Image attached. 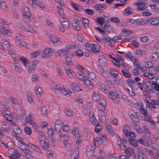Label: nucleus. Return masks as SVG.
I'll list each match as a JSON object with an SVG mask.
<instances>
[{"label": "nucleus", "mask_w": 159, "mask_h": 159, "mask_svg": "<svg viewBox=\"0 0 159 159\" xmlns=\"http://www.w3.org/2000/svg\"><path fill=\"white\" fill-rule=\"evenodd\" d=\"M99 57L98 62L99 65L98 66V68H99L100 66L102 67V66H107V61L104 56L102 55H100Z\"/></svg>", "instance_id": "18"}, {"label": "nucleus", "mask_w": 159, "mask_h": 159, "mask_svg": "<svg viewBox=\"0 0 159 159\" xmlns=\"http://www.w3.org/2000/svg\"><path fill=\"white\" fill-rule=\"evenodd\" d=\"M153 83H151L147 80H144L143 81V86L144 88L147 91L153 93H156L154 89Z\"/></svg>", "instance_id": "5"}, {"label": "nucleus", "mask_w": 159, "mask_h": 159, "mask_svg": "<svg viewBox=\"0 0 159 159\" xmlns=\"http://www.w3.org/2000/svg\"><path fill=\"white\" fill-rule=\"evenodd\" d=\"M109 97L116 103H119L118 100L116 99L117 98H122V95L116 92H110L108 93Z\"/></svg>", "instance_id": "11"}, {"label": "nucleus", "mask_w": 159, "mask_h": 159, "mask_svg": "<svg viewBox=\"0 0 159 159\" xmlns=\"http://www.w3.org/2000/svg\"><path fill=\"white\" fill-rule=\"evenodd\" d=\"M79 153V149L76 148L75 151L72 152L70 156V159H77L78 157Z\"/></svg>", "instance_id": "29"}, {"label": "nucleus", "mask_w": 159, "mask_h": 159, "mask_svg": "<svg viewBox=\"0 0 159 159\" xmlns=\"http://www.w3.org/2000/svg\"><path fill=\"white\" fill-rule=\"evenodd\" d=\"M42 52V50L41 49L32 52L30 53V57L31 59H34L36 58Z\"/></svg>", "instance_id": "27"}, {"label": "nucleus", "mask_w": 159, "mask_h": 159, "mask_svg": "<svg viewBox=\"0 0 159 159\" xmlns=\"http://www.w3.org/2000/svg\"><path fill=\"white\" fill-rule=\"evenodd\" d=\"M20 148L22 151V154L23 156L28 159H33V152L30 150L25 145L22 144L20 145Z\"/></svg>", "instance_id": "2"}, {"label": "nucleus", "mask_w": 159, "mask_h": 159, "mask_svg": "<svg viewBox=\"0 0 159 159\" xmlns=\"http://www.w3.org/2000/svg\"><path fill=\"white\" fill-rule=\"evenodd\" d=\"M90 121L92 124L93 125H99V122L96 119L95 117L90 118L89 119Z\"/></svg>", "instance_id": "59"}, {"label": "nucleus", "mask_w": 159, "mask_h": 159, "mask_svg": "<svg viewBox=\"0 0 159 159\" xmlns=\"http://www.w3.org/2000/svg\"><path fill=\"white\" fill-rule=\"evenodd\" d=\"M20 154L18 151H15L11 156V159H20Z\"/></svg>", "instance_id": "48"}, {"label": "nucleus", "mask_w": 159, "mask_h": 159, "mask_svg": "<svg viewBox=\"0 0 159 159\" xmlns=\"http://www.w3.org/2000/svg\"><path fill=\"white\" fill-rule=\"evenodd\" d=\"M151 25L154 26L159 25V17H149L146 20Z\"/></svg>", "instance_id": "12"}, {"label": "nucleus", "mask_w": 159, "mask_h": 159, "mask_svg": "<svg viewBox=\"0 0 159 159\" xmlns=\"http://www.w3.org/2000/svg\"><path fill=\"white\" fill-rule=\"evenodd\" d=\"M19 59L22 62L23 65L25 67H27L29 62L26 57L22 56L21 57H19Z\"/></svg>", "instance_id": "39"}, {"label": "nucleus", "mask_w": 159, "mask_h": 159, "mask_svg": "<svg viewBox=\"0 0 159 159\" xmlns=\"http://www.w3.org/2000/svg\"><path fill=\"white\" fill-rule=\"evenodd\" d=\"M11 110L10 107L9 109H6V110H3L2 111V114L4 118L6 120L9 121H11L13 118V115Z\"/></svg>", "instance_id": "8"}, {"label": "nucleus", "mask_w": 159, "mask_h": 159, "mask_svg": "<svg viewBox=\"0 0 159 159\" xmlns=\"http://www.w3.org/2000/svg\"><path fill=\"white\" fill-rule=\"evenodd\" d=\"M27 99L30 103H32L33 102L32 98V95L31 93L30 92H28L26 94Z\"/></svg>", "instance_id": "54"}, {"label": "nucleus", "mask_w": 159, "mask_h": 159, "mask_svg": "<svg viewBox=\"0 0 159 159\" xmlns=\"http://www.w3.org/2000/svg\"><path fill=\"white\" fill-rule=\"evenodd\" d=\"M134 12V11L133 8L128 7L125 9L124 13L125 15L128 16L133 14Z\"/></svg>", "instance_id": "31"}, {"label": "nucleus", "mask_w": 159, "mask_h": 159, "mask_svg": "<svg viewBox=\"0 0 159 159\" xmlns=\"http://www.w3.org/2000/svg\"><path fill=\"white\" fill-rule=\"evenodd\" d=\"M94 148L93 147H89L87 149V155L88 157L91 156L93 154Z\"/></svg>", "instance_id": "44"}, {"label": "nucleus", "mask_w": 159, "mask_h": 159, "mask_svg": "<svg viewBox=\"0 0 159 159\" xmlns=\"http://www.w3.org/2000/svg\"><path fill=\"white\" fill-rule=\"evenodd\" d=\"M28 145L30 148H32L33 150L37 152L42 153H43L42 151L37 146L31 143H29Z\"/></svg>", "instance_id": "28"}, {"label": "nucleus", "mask_w": 159, "mask_h": 159, "mask_svg": "<svg viewBox=\"0 0 159 159\" xmlns=\"http://www.w3.org/2000/svg\"><path fill=\"white\" fill-rule=\"evenodd\" d=\"M65 47L67 49H74L79 48L80 47L78 43H69L66 44Z\"/></svg>", "instance_id": "21"}, {"label": "nucleus", "mask_w": 159, "mask_h": 159, "mask_svg": "<svg viewBox=\"0 0 159 159\" xmlns=\"http://www.w3.org/2000/svg\"><path fill=\"white\" fill-rule=\"evenodd\" d=\"M99 70L104 76L106 77L109 76L110 74L109 71L105 70L101 66L99 67Z\"/></svg>", "instance_id": "34"}, {"label": "nucleus", "mask_w": 159, "mask_h": 159, "mask_svg": "<svg viewBox=\"0 0 159 159\" xmlns=\"http://www.w3.org/2000/svg\"><path fill=\"white\" fill-rule=\"evenodd\" d=\"M65 70L67 76L70 79H72L75 77L76 73L70 68H66Z\"/></svg>", "instance_id": "15"}, {"label": "nucleus", "mask_w": 159, "mask_h": 159, "mask_svg": "<svg viewBox=\"0 0 159 159\" xmlns=\"http://www.w3.org/2000/svg\"><path fill=\"white\" fill-rule=\"evenodd\" d=\"M44 33L45 35L48 38L49 40L54 45L57 46L61 44V41L60 39L57 37L53 35H51L49 32L47 30L45 31Z\"/></svg>", "instance_id": "3"}, {"label": "nucleus", "mask_w": 159, "mask_h": 159, "mask_svg": "<svg viewBox=\"0 0 159 159\" xmlns=\"http://www.w3.org/2000/svg\"><path fill=\"white\" fill-rule=\"evenodd\" d=\"M92 98L93 100L97 102H98L100 99V96L98 92H93L92 93Z\"/></svg>", "instance_id": "33"}, {"label": "nucleus", "mask_w": 159, "mask_h": 159, "mask_svg": "<svg viewBox=\"0 0 159 159\" xmlns=\"http://www.w3.org/2000/svg\"><path fill=\"white\" fill-rule=\"evenodd\" d=\"M35 91L36 93V96L38 97H40L42 93V89L39 87H36L35 88Z\"/></svg>", "instance_id": "55"}, {"label": "nucleus", "mask_w": 159, "mask_h": 159, "mask_svg": "<svg viewBox=\"0 0 159 159\" xmlns=\"http://www.w3.org/2000/svg\"><path fill=\"white\" fill-rule=\"evenodd\" d=\"M65 113L66 115L70 117H71L74 115V113L70 108H67L66 109Z\"/></svg>", "instance_id": "45"}, {"label": "nucleus", "mask_w": 159, "mask_h": 159, "mask_svg": "<svg viewBox=\"0 0 159 159\" xmlns=\"http://www.w3.org/2000/svg\"><path fill=\"white\" fill-rule=\"evenodd\" d=\"M94 8L97 11L104 10L107 8V7L105 4H96L94 6Z\"/></svg>", "instance_id": "41"}, {"label": "nucleus", "mask_w": 159, "mask_h": 159, "mask_svg": "<svg viewBox=\"0 0 159 159\" xmlns=\"http://www.w3.org/2000/svg\"><path fill=\"white\" fill-rule=\"evenodd\" d=\"M122 130L124 134L127 136L131 131V127L128 124H125L123 126Z\"/></svg>", "instance_id": "20"}, {"label": "nucleus", "mask_w": 159, "mask_h": 159, "mask_svg": "<svg viewBox=\"0 0 159 159\" xmlns=\"http://www.w3.org/2000/svg\"><path fill=\"white\" fill-rule=\"evenodd\" d=\"M16 42L21 46L28 49H30V47L27 45L26 43L24 40H22L20 37L16 36L15 38Z\"/></svg>", "instance_id": "13"}, {"label": "nucleus", "mask_w": 159, "mask_h": 159, "mask_svg": "<svg viewBox=\"0 0 159 159\" xmlns=\"http://www.w3.org/2000/svg\"><path fill=\"white\" fill-rule=\"evenodd\" d=\"M143 129L145 133L147 134V137H148L149 139H152V137L148 128L145 126H144L143 127Z\"/></svg>", "instance_id": "42"}, {"label": "nucleus", "mask_w": 159, "mask_h": 159, "mask_svg": "<svg viewBox=\"0 0 159 159\" xmlns=\"http://www.w3.org/2000/svg\"><path fill=\"white\" fill-rule=\"evenodd\" d=\"M126 57L129 59L131 61H134L136 59V57L133 56L132 53L130 52H129L125 54Z\"/></svg>", "instance_id": "49"}, {"label": "nucleus", "mask_w": 159, "mask_h": 159, "mask_svg": "<svg viewBox=\"0 0 159 159\" xmlns=\"http://www.w3.org/2000/svg\"><path fill=\"white\" fill-rule=\"evenodd\" d=\"M24 131L25 133L28 135H30L32 133V130L30 127L26 126L24 127Z\"/></svg>", "instance_id": "64"}, {"label": "nucleus", "mask_w": 159, "mask_h": 159, "mask_svg": "<svg viewBox=\"0 0 159 159\" xmlns=\"http://www.w3.org/2000/svg\"><path fill=\"white\" fill-rule=\"evenodd\" d=\"M138 151L139 159H147L146 156L143 154L141 148L138 147L137 148Z\"/></svg>", "instance_id": "26"}, {"label": "nucleus", "mask_w": 159, "mask_h": 159, "mask_svg": "<svg viewBox=\"0 0 159 159\" xmlns=\"http://www.w3.org/2000/svg\"><path fill=\"white\" fill-rule=\"evenodd\" d=\"M125 153L127 155L129 158L132 156H134L135 157L136 153L134 152V150L131 148L128 147L127 149L125 150Z\"/></svg>", "instance_id": "19"}, {"label": "nucleus", "mask_w": 159, "mask_h": 159, "mask_svg": "<svg viewBox=\"0 0 159 159\" xmlns=\"http://www.w3.org/2000/svg\"><path fill=\"white\" fill-rule=\"evenodd\" d=\"M61 86L57 82H53L50 86L49 88L53 92L58 94L60 93Z\"/></svg>", "instance_id": "9"}, {"label": "nucleus", "mask_w": 159, "mask_h": 159, "mask_svg": "<svg viewBox=\"0 0 159 159\" xmlns=\"http://www.w3.org/2000/svg\"><path fill=\"white\" fill-rule=\"evenodd\" d=\"M76 68L79 70H84V71L87 73L88 76L91 79L93 80L96 78L95 75L93 72H90L89 71L87 70L86 68H83L80 65H77Z\"/></svg>", "instance_id": "14"}, {"label": "nucleus", "mask_w": 159, "mask_h": 159, "mask_svg": "<svg viewBox=\"0 0 159 159\" xmlns=\"http://www.w3.org/2000/svg\"><path fill=\"white\" fill-rule=\"evenodd\" d=\"M86 49L96 53L100 51V46L99 45L87 43L86 45Z\"/></svg>", "instance_id": "7"}, {"label": "nucleus", "mask_w": 159, "mask_h": 159, "mask_svg": "<svg viewBox=\"0 0 159 159\" xmlns=\"http://www.w3.org/2000/svg\"><path fill=\"white\" fill-rule=\"evenodd\" d=\"M110 74L113 77H116L119 75L118 71L114 69H112L109 70Z\"/></svg>", "instance_id": "53"}, {"label": "nucleus", "mask_w": 159, "mask_h": 159, "mask_svg": "<svg viewBox=\"0 0 159 159\" xmlns=\"http://www.w3.org/2000/svg\"><path fill=\"white\" fill-rule=\"evenodd\" d=\"M59 137L60 140L62 141L64 145H67L70 144L68 141L69 137L67 135H64L61 132H59Z\"/></svg>", "instance_id": "16"}, {"label": "nucleus", "mask_w": 159, "mask_h": 159, "mask_svg": "<svg viewBox=\"0 0 159 159\" xmlns=\"http://www.w3.org/2000/svg\"><path fill=\"white\" fill-rule=\"evenodd\" d=\"M38 62L36 60H34L31 61V62H29L27 68V70L29 73H32L35 70V68Z\"/></svg>", "instance_id": "10"}, {"label": "nucleus", "mask_w": 159, "mask_h": 159, "mask_svg": "<svg viewBox=\"0 0 159 159\" xmlns=\"http://www.w3.org/2000/svg\"><path fill=\"white\" fill-rule=\"evenodd\" d=\"M134 5L137 6L136 9L139 11H146L148 8L147 5H142L134 3Z\"/></svg>", "instance_id": "25"}, {"label": "nucleus", "mask_w": 159, "mask_h": 159, "mask_svg": "<svg viewBox=\"0 0 159 159\" xmlns=\"http://www.w3.org/2000/svg\"><path fill=\"white\" fill-rule=\"evenodd\" d=\"M112 26L109 24L105 25L104 26V29L107 31L109 32L112 30Z\"/></svg>", "instance_id": "62"}, {"label": "nucleus", "mask_w": 159, "mask_h": 159, "mask_svg": "<svg viewBox=\"0 0 159 159\" xmlns=\"http://www.w3.org/2000/svg\"><path fill=\"white\" fill-rule=\"evenodd\" d=\"M138 141L141 144L146 147H151L154 150H157V148H159V146L157 144L153 143L151 140L149 142L144 137L139 139Z\"/></svg>", "instance_id": "1"}, {"label": "nucleus", "mask_w": 159, "mask_h": 159, "mask_svg": "<svg viewBox=\"0 0 159 159\" xmlns=\"http://www.w3.org/2000/svg\"><path fill=\"white\" fill-rule=\"evenodd\" d=\"M27 2L33 7H35L37 6L38 2L36 0H27Z\"/></svg>", "instance_id": "57"}, {"label": "nucleus", "mask_w": 159, "mask_h": 159, "mask_svg": "<svg viewBox=\"0 0 159 159\" xmlns=\"http://www.w3.org/2000/svg\"><path fill=\"white\" fill-rule=\"evenodd\" d=\"M97 107L98 109L101 111H104L105 109V106L106 105H103L102 104H101L100 103L97 102Z\"/></svg>", "instance_id": "60"}, {"label": "nucleus", "mask_w": 159, "mask_h": 159, "mask_svg": "<svg viewBox=\"0 0 159 159\" xmlns=\"http://www.w3.org/2000/svg\"><path fill=\"white\" fill-rule=\"evenodd\" d=\"M54 52L53 49L51 48H46L44 49L41 54V57L43 58H46L49 57Z\"/></svg>", "instance_id": "6"}, {"label": "nucleus", "mask_w": 159, "mask_h": 159, "mask_svg": "<svg viewBox=\"0 0 159 159\" xmlns=\"http://www.w3.org/2000/svg\"><path fill=\"white\" fill-rule=\"evenodd\" d=\"M10 99L11 101L14 104V105H19L20 103L19 101L16 98L11 97L10 98Z\"/></svg>", "instance_id": "63"}, {"label": "nucleus", "mask_w": 159, "mask_h": 159, "mask_svg": "<svg viewBox=\"0 0 159 159\" xmlns=\"http://www.w3.org/2000/svg\"><path fill=\"white\" fill-rule=\"evenodd\" d=\"M66 50L65 48L58 49L56 52V54L58 56H62L66 52Z\"/></svg>", "instance_id": "56"}, {"label": "nucleus", "mask_w": 159, "mask_h": 159, "mask_svg": "<svg viewBox=\"0 0 159 159\" xmlns=\"http://www.w3.org/2000/svg\"><path fill=\"white\" fill-rule=\"evenodd\" d=\"M26 32L30 33L33 34H34L36 33L35 30L31 25L29 26L28 28H27Z\"/></svg>", "instance_id": "43"}, {"label": "nucleus", "mask_w": 159, "mask_h": 159, "mask_svg": "<svg viewBox=\"0 0 159 159\" xmlns=\"http://www.w3.org/2000/svg\"><path fill=\"white\" fill-rule=\"evenodd\" d=\"M81 70V73L78 74L77 77L79 80L83 82L87 78V77L86 75H84V73L86 72L85 71H84V70Z\"/></svg>", "instance_id": "24"}, {"label": "nucleus", "mask_w": 159, "mask_h": 159, "mask_svg": "<svg viewBox=\"0 0 159 159\" xmlns=\"http://www.w3.org/2000/svg\"><path fill=\"white\" fill-rule=\"evenodd\" d=\"M9 31L4 27H0V36H4L5 35H9Z\"/></svg>", "instance_id": "23"}, {"label": "nucleus", "mask_w": 159, "mask_h": 159, "mask_svg": "<svg viewBox=\"0 0 159 159\" xmlns=\"http://www.w3.org/2000/svg\"><path fill=\"white\" fill-rule=\"evenodd\" d=\"M103 39L107 45L111 47L113 46L116 42L112 39H111L106 35H104L103 37Z\"/></svg>", "instance_id": "17"}, {"label": "nucleus", "mask_w": 159, "mask_h": 159, "mask_svg": "<svg viewBox=\"0 0 159 159\" xmlns=\"http://www.w3.org/2000/svg\"><path fill=\"white\" fill-rule=\"evenodd\" d=\"M73 135L75 137H78L81 136L79 134V131L77 127H74L71 130Z\"/></svg>", "instance_id": "38"}, {"label": "nucleus", "mask_w": 159, "mask_h": 159, "mask_svg": "<svg viewBox=\"0 0 159 159\" xmlns=\"http://www.w3.org/2000/svg\"><path fill=\"white\" fill-rule=\"evenodd\" d=\"M65 62L66 65L69 66L73 65V63L71 57L66 55L65 57Z\"/></svg>", "instance_id": "32"}, {"label": "nucleus", "mask_w": 159, "mask_h": 159, "mask_svg": "<svg viewBox=\"0 0 159 159\" xmlns=\"http://www.w3.org/2000/svg\"><path fill=\"white\" fill-rule=\"evenodd\" d=\"M9 45V43L7 41L5 40L1 42L0 44V48L4 50L7 48Z\"/></svg>", "instance_id": "35"}, {"label": "nucleus", "mask_w": 159, "mask_h": 159, "mask_svg": "<svg viewBox=\"0 0 159 159\" xmlns=\"http://www.w3.org/2000/svg\"><path fill=\"white\" fill-rule=\"evenodd\" d=\"M0 7L5 11H7L9 9L7 3L3 0H0Z\"/></svg>", "instance_id": "37"}, {"label": "nucleus", "mask_w": 159, "mask_h": 159, "mask_svg": "<svg viewBox=\"0 0 159 159\" xmlns=\"http://www.w3.org/2000/svg\"><path fill=\"white\" fill-rule=\"evenodd\" d=\"M102 144H106L107 143L106 136L105 134L102 135L100 138Z\"/></svg>", "instance_id": "58"}, {"label": "nucleus", "mask_w": 159, "mask_h": 159, "mask_svg": "<svg viewBox=\"0 0 159 159\" xmlns=\"http://www.w3.org/2000/svg\"><path fill=\"white\" fill-rule=\"evenodd\" d=\"M157 68L155 66H152L149 69L148 71L150 75H155L157 72Z\"/></svg>", "instance_id": "51"}, {"label": "nucleus", "mask_w": 159, "mask_h": 159, "mask_svg": "<svg viewBox=\"0 0 159 159\" xmlns=\"http://www.w3.org/2000/svg\"><path fill=\"white\" fill-rule=\"evenodd\" d=\"M144 118V120L150 122L153 125H155L156 124V123L152 119L151 116L149 115L146 114L145 115Z\"/></svg>", "instance_id": "40"}, {"label": "nucleus", "mask_w": 159, "mask_h": 159, "mask_svg": "<svg viewBox=\"0 0 159 159\" xmlns=\"http://www.w3.org/2000/svg\"><path fill=\"white\" fill-rule=\"evenodd\" d=\"M32 80L33 81L35 82H39V76L37 75L34 74L32 75Z\"/></svg>", "instance_id": "61"}, {"label": "nucleus", "mask_w": 159, "mask_h": 159, "mask_svg": "<svg viewBox=\"0 0 159 159\" xmlns=\"http://www.w3.org/2000/svg\"><path fill=\"white\" fill-rule=\"evenodd\" d=\"M98 85L101 90L105 94H106L108 92V91L106 89L105 85L102 83L99 82L98 83Z\"/></svg>", "instance_id": "52"}, {"label": "nucleus", "mask_w": 159, "mask_h": 159, "mask_svg": "<svg viewBox=\"0 0 159 159\" xmlns=\"http://www.w3.org/2000/svg\"><path fill=\"white\" fill-rule=\"evenodd\" d=\"M94 143L97 147H100L102 144L100 138L97 137L94 140Z\"/></svg>", "instance_id": "46"}, {"label": "nucleus", "mask_w": 159, "mask_h": 159, "mask_svg": "<svg viewBox=\"0 0 159 159\" xmlns=\"http://www.w3.org/2000/svg\"><path fill=\"white\" fill-rule=\"evenodd\" d=\"M22 17L23 18L32 20L33 18L31 16L28 7L25 4H23L21 6Z\"/></svg>", "instance_id": "4"}, {"label": "nucleus", "mask_w": 159, "mask_h": 159, "mask_svg": "<svg viewBox=\"0 0 159 159\" xmlns=\"http://www.w3.org/2000/svg\"><path fill=\"white\" fill-rule=\"evenodd\" d=\"M39 144L45 150H47L49 147V144L48 142L44 140H41L39 141Z\"/></svg>", "instance_id": "36"}, {"label": "nucleus", "mask_w": 159, "mask_h": 159, "mask_svg": "<svg viewBox=\"0 0 159 159\" xmlns=\"http://www.w3.org/2000/svg\"><path fill=\"white\" fill-rule=\"evenodd\" d=\"M83 82L84 84L88 89H91L94 87L92 83L88 79V78L83 81Z\"/></svg>", "instance_id": "30"}, {"label": "nucleus", "mask_w": 159, "mask_h": 159, "mask_svg": "<svg viewBox=\"0 0 159 159\" xmlns=\"http://www.w3.org/2000/svg\"><path fill=\"white\" fill-rule=\"evenodd\" d=\"M40 111L41 114L44 116H46L48 113L47 108L45 106H42L41 107Z\"/></svg>", "instance_id": "47"}, {"label": "nucleus", "mask_w": 159, "mask_h": 159, "mask_svg": "<svg viewBox=\"0 0 159 159\" xmlns=\"http://www.w3.org/2000/svg\"><path fill=\"white\" fill-rule=\"evenodd\" d=\"M34 114L32 113H29L26 117L25 123H29L33 120Z\"/></svg>", "instance_id": "50"}, {"label": "nucleus", "mask_w": 159, "mask_h": 159, "mask_svg": "<svg viewBox=\"0 0 159 159\" xmlns=\"http://www.w3.org/2000/svg\"><path fill=\"white\" fill-rule=\"evenodd\" d=\"M63 123L61 120H57L54 125V128L56 130L60 132L59 131L63 126Z\"/></svg>", "instance_id": "22"}]
</instances>
